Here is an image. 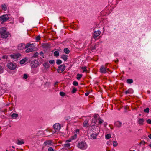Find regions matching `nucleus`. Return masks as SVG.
<instances>
[{"mask_svg": "<svg viewBox=\"0 0 151 151\" xmlns=\"http://www.w3.org/2000/svg\"><path fill=\"white\" fill-rule=\"evenodd\" d=\"M0 34L1 38L6 39L8 37L10 34L7 31L6 28L2 27L0 29Z\"/></svg>", "mask_w": 151, "mask_h": 151, "instance_id": "obj_1", "label": "nucleus"}, {"mask_svg": "<svg viewBox=\"0 0 151 151\" xmlns=\"http://www.w3.org/2000/svg\"><path fill=\"white\" fill-rule=\"evenodd\" d=\"M78 148L83 150L86 149L87 147V145L84 142H81L78 143Z\"/></svg>", "mask_w": 151, "mask_h": 151, "instance_id": "obj_2", "label": "nucleus"}, {"mask_svg": "<svg viewBox=\"0 0 151 151\" xmlns=\"http://www.w3.org/2000/svg\"><path fill=\"white\" fill-rule=\"evenodd\" d=\"M9 17L7 14L3 15L0 16V21L2 22L1 24H2L7 21Z\"/></svg>", "mask_w": 151, "mask_h": 151, "instance_id": "obj_3", "label": "nucleus"}, {"mask_svg": "<svg viewBox=\"0 0 151 151\" xmlns=\"http://www.w3.org/2000/svg\"><path fill=\"white\" fill-rule=\"evenodd\" d=\"M100 71L102 73H105L108 72H111L108 68H106V66L104 67L103 65L101 66Z\"/></svg>", "mask_w": 151, "mask_h": 151, "instance_id": "obj_4", "label": "nucleus"}, {"mask_svg": "<svg viewBox=\"0 0 151 151\" xmlns=\"http://www.w3.org/2000/svg\"><path fill=\"white\" fill-rule=\"evenodd\" d=\"M39 63L37 60H33L31 62L30 66L32 68H34L37 67L39 65Z\"/></svg>", "mask_w": 151, "mask_h": 151, "instance_id": "obj_5", "label": "nucleus"}, {"mask_svg": "<svg viewBox=\"0 0 151 151\" xmlns=\"http://www.w3.org/2000/svg\"><path fill=\"white\" fill-rule=\"evenodd\" d=\"M17 65L15 63L10 62L8 63L7 65V67L11 70H14L16 69Z\"/></svg>", "mask_w": 151, "mask_h": 151, "instance_id": "obj_6", "label": "nucleus"}, {"mask_svg": "<svg viewBox=\"0 0 151 151\" xmlns=\"http://www.w3.org/2000/svg\"><path fill=\"white\" fill-rule=\"evenodd\" d=\"M21 56V54L19 53L12 54L10 55L11 58L14 59V61L18 60V59Z\"/></svg>", "mask_w": 151, "mask_h": 151, "instance_id": "obj_7", "label": "nucleus"}, {"mask_svg": "<svg viewBox=\"0 0 151 151\" xmlns=\"http://www.w3.org/2000/svg\"><path fill=\"white\" fill-rule=\"evenodd\" d=\"M52 142L50 140H47L45 141L43 144V147H48L52 145Z\"/></svg>", "mask_w": 151, "mask_h": 151, "instance_id": "obj_8", "label": "nucleus"}, {"mask_svg": "<svg viewBox=\"0 0 151 151\" xmlns=\"http://www.w3.org/2000/svg\"><path fill=\"white\" fill-rule=\"evenodd\" d=\"M65 66L64 64H63L61 65H60L58 69V73H60V71H61L60 73L62 72L65 69Z\"/></svg>", "mask_w": 151, "mask_h": 151, "instance_id": "obj_9", "label": "nucleus"}, {"mask_svg": "<svg viewBox=\"0 0 151 151\" xmlns=\"http://www.w3.org/2000/svg\"><path fill=\"white\" fill-rule=\"evenodd\" d=\"M53 127L56 131H58L61 128L60 125L59 123L55 124L53 125Z\"/></svg>", "mask_w": 151, "mask_h": 151, "instance_id": "obj_10", "label": "nucleus"}, {"mask_svg": "<svg viewBox=\"0 0 151 151\" xmlns=\"http://www.w3.org/2000/svg\"><path fill=\"white\" fill-rule=\"evenodd\" d=\"M144 120L143 118H139L138 119L137 122L139 125H143L144 124Z\"/></svg>", "mask_w": 151, "mask_h": 151, "instance_id": "obj_11", "label": "nucleus"}, {"mask_svg": "<svg viewBox=\"0 0 151 151\" xmlns=\"http://www.w3.org/2000/svg\"><path fill=\"white\" fill-rule=\"evenodd\" d=\"M25 44L24 43H21L19 44L17 48L19 50H23Z\"/></svg>", "mask_w": 151, "mask_h": 151, "instance_id": "obj_12", "label": "nucleus"}, {"mask_svg": "<svg viewBox=\"0 0 151 151\" xmlns=\"http://www.w3.org/2000/svg\"><path fill=\"white\" fill-rule=\"evenodd\" d=\"M98 135V134L96 132L92 133L90 135L91 139H96V137Z\"/></svg>", "mask_w": 151, "mask_h": 151, "instance_id": "obj_13", "label": "nucleus"}, {"mask_svg": "<svg viewBox=\"0 0 151 151\" xmlns=\"http://www.w3.org/2000/svg\"><path fill=\"white\" fill-rule=\"evenodd\" d=\"M122 125V123L119 121H117L116 122L114 123V125L118 127H120Z\"/></svg>", "mask_w": 151, "mask_h": 151, "instance_id": "obj_14", "label": "nucleus"}, {"mask_svg": "<svg viewBox=\"0 0 151 151\" xmlns=\"http://www.w3.org/2000/svg\"><path fill=\"white\" fill-rule=\"evenodd\" d=\"M100 32L99 31H95L94 33L93 37L94 38H96L100 35Z\"/></svg>", "mask_w": 151, "mask_h": 151, "instance_id": "obj_15", "label": "nucleus"}, {"mask_svg": "<svg viewBox=\"0 0 151 151\" xmlns=\"http://www.w3.org/2000/svg\"><path fill=\"white\" fill-rule=\"evenodd\" d=\"M43 66L46 69L50 67V65L48 62L44 63L43 64Z\"/></svg>", "mask_w": 151, "mask_h": 151, "instance_id": "obj_16", "label": "nucleus"}, {"mask_svg": "<svg viewBox=\"0 0 151 151\" xmlns=\"http://www.w3.org/2000/svg\"><path fill=\"white\" fill-rule=\"evenodd\" d=\"M68 56L66 55H63L61 56V58L64 61H66L67 60Z\"/></svg>", "mask_w": 151, "mask_h": 151, "instance_id": "obj_17", "label": "nucleus"}, {"mask_svg": "<svg viewBox=\"0 0 151 151\" xmlns=\"http://www.w3.org/2000/svg\"><path fill=\"white\" fill-rule=\"evenodd\" d=\"M27 60V58H24L21 60L20 62V63L21 64L24 63Z\"/></svg>", "mask_w": 151, "mask_h": 151, "instance_id": "obj_18", "label": "nucleus"}, {"mask_svg": "<svg viewBox=\"0 0 151 151\" xmlns=\"http://www.w3.org/2000/svg\"><path fill=\"white\" fill-rule=\"evenodd\" d=\"M89 126L88 124V121L87 120H85L83 123V126L87 127Z\"/></svg>", "mask_w": 151, "mask_h": 151, "instance_id": "obj_19", "label": "nucleus"}, {"mask_svg": "<svg viewBox=\"0 0 151 151\" xmlns=\"http://www.w3.org/2000/svg\"><path fill=\"white\" fill-rule=\"evenodd\" d=\"M18 114L14 113L11 115V117L13 119H16L18 117Z\"/></svg>", "mask_w": 151, "mask_h": 151, "instance_id": "obj_20", "label": "nucleus"}, {"mask_svg": "<svg viewBox=\"0 0 151 151\" xmlns=\"http://www.w3.org/2000/svg\"><path fill=\"white\" fill-rule=\"evenodd\" d=\"M1 9H2L4 11H5L7 10V6L6 5V4H2L1 5Z\"/></svg>", "mask_w": 151, "mask_h": 151, "instance_id": "obj_21", "label": "nucleus"}, {"mask_svg": "<svg viewBox=\"0 0 151 151\" xmlns=\"http://www.w3.org/2000/svg\"><path fill=\"white\" fill-rule=\"evenodd\" d=\"M98 115H96L94 116V118H93L92 119V122L93 123H95L96 122V118L98 116Z\"/></svg>", "mask_w": 151, "mask_h": 151, "instance_id": "obj_22", "label": "nucleus"}, {"mask_svg": "<svg viewBox=\"0 0 151 151\" xmlns=\"http://www.w3.org/2000/svg\"><path fill=\"white\" fill-rule=\"evenodd\" d=\"M24 143V142L22 140H17V144L18 145H21L23 144Z\"/></svg>", "mask_w": 151, "mask_h": 151, "instance_id": "obj_23", "label": "nucleus"}, {"mask_svg": "<svg viewBox=\"0 0 151 151\" xmlns=\"http://www.w3.org/2000/svg\"><path fill=\"white\" fill-rule=\"evenodd\" d=\"M64 52L67 54H68L70 52V50L68 48H65L63 50Z\"/></svg>", "mask_w": 151, "mask_h": 151, "instance_id": "obj_24", "label": "nucleus"}, {"mask_svg": "<svg viewBox=\"0 0 151 151\" xmlns=\"http://www.w3.org/2000/svg\"><path fill=\"white\" fill-rule=\"evenodd\" d=\"M33 50V49L32 48H27L26 50V52L27 53L29 52H32Z\"/></svg>", "mask_w": 151, "mask_h": 151, "instance_id": "obj_25", "label": "nucleus"}, {"mask_svg": "<svg viewBox=\"0 0 151 151\" xmlns=\"http://www.w3.org/2000/svg\"><path fill=\"white\" fill-rule=\"evenodd\" d=\"M133 81L132 79H127V82L128 84H131L132 83Z\"/></svg>", "mask_w": 151, "mask_h": 151, "instance_id": "obj_26", "label": "nucleus"}, {"mask_svg": "<svg viewBox=\"0 0 151 151\" xmlns=\"http://www.w3.org/2000/svg\"><path fill=\"white\" fill-rule=\"evenodd\" d=\"M59 55V52L57 51H55L54 53V56L58 57Z\"/></svg>", "mask_w": 151, "mask_h": 151, "instance_id": "obj_27", "label": "nucleus"}, {"mask_svg": "<svg viewBox=\"0 0 151 151\" xmlns=\"http://www.w3.org/2000/svg\"><path fill=\"white\" fill-rule=\"evenodd\" d=\"M82 74H78L77 75V76L76 77V78L77 79L79 80L82 77Z\"/></svg>", "mask_w": 151, "mask_h": 151, "instance_id": "obj_28", "label": "nucleus"}, {"mask_svg": "<svg viewBox=\"0 0 151 151\" xmlns=\"http://www.w3.org/2000/svg\"><path fill=\"white\" fill-rule=\"evenodd\" d=\"M62 63V61L59 59L57 60L56 64L58 65H60Z\"/></svg>", "mask_w": 151, "mask_h": 151, "instance_id": "obj_29", "label": "nucleus"}, {"mask_svg": "<svg viewBox=\"0 0 151 151\" xmlns=\"http://www.w3.org/2000/svg\"><path fill=\"white\" fill-rule=\"evenodd\" d=\"M144 111L145 113H148L149 111V108H147L144 110Z\"/></svg>", "mask_w": 151, "mask_h": 151, "instance_id": "obj_30", "label": "nucleus"}, {"mask_svg": "<svg viewBox=\"0 0 151 151\" xmlns=\"http://www.w3.org/2000/svg\"><path fill=\"white\" fill-rule=\"evenodd\" d=\"M131 89H128V90L125 91V93L126 94L128 93H130L131 92Z\"/></svg>", "mask_w": 151, "mask_h": 151, "instance_id": "obj_31", "label": "nucleus"}, {"mask_svg": "<svg viewBox=\"0 0 151 151\" xmlns=\"http://www.w3.org/2000/svg\"><path fill=\"white\" fill-rule=\"evenodd\" d=\"M111 137V135L110 134H107L105 136V138L106 139H109Z\"/></svg>", "mask_w": 151, "mask_h": 151, "instance_id": "obj_32", "label": "nucleus"}, {"mask_svg": "<svg viewBox=\"0 0 151 151\" xmlns=\"http://www.w3.org/2000/svg\"><path fill=\"white\" fill-rule=\"evenodd\" d=\"M77 135L76 134H75L74 135L71 137V138L72 140L75 139L76 138Z\"/></svg>", "mask_w": 151, "mask_h": 151, "instance_id": "obj_33", "label": "nucleus"}, {"mask_svg": "<svg viewBox=\"0 0 151 151\" xmlns=\"http://www.w3.org/2000/svg\"><path fill=\"white\" fill-rule=\"evenodd\" d=\"M31 47V45L30 44L28 43L26 44V46L25 47V48L30 47Z\"/></svg>", "mask_w": 151, "mask_h": 151, "instance_id": "obj_34", "label": "nucleus"}, {"mask_svg": "<svg viewBox=\"0 0 151 151\" xmlns=\"http://www.w3.org/2000/svg\"><path fill=\"white\" fill-rule=\"evenodd\" d=\"M19 22L22 23L24 21V19L22 17H20L19 19Z\"/></svg>", "mask_w": 151, "mask_h": 151, "instance_id": "obj_35", "label": "nucleus"}, {"mask_svg": "<svg viewBox=\"0 0 151 151\" xmlns=\"http://www.w3.org/2000/svg\"><path fill=\"white\" fill-rule=\"evenodd\" d=\"M77 89L75 87H74L73 88L72 91V93H75L77 91Z\"/></svg>", "mask_w": 151, "mask_h": 151, "instance_id": "obj_36", "label": "nucleus"}, {"mask_svg": "<svg viewBox=\"0 0 151 151\" xmlns=\"http://www.w3.org/2000/svg\"><path fill=\"white\" fill-rule=\"evenodd\" d=\"M42 46L44 47H47L49 46V45L47 43H44Z\"/></svg>", "mask_w": 151, "mask_h": 151, "instance_id": "obj_37", "label": "nucleus"}, {"mask_svg": "<svg viewBox=\"0 0 151 151\" xmlns=\"http://www.w3.org/2000/svg\"><path fill=\"white\" fill-rule=\"evenodd\" d=\"M73 85L75 86H77L78 85V82L76 81H74L73 82Z\"/></svg>", "mask_w": 151, "mask_h": 151, "instance_id": "obj_38", "label": "nucleus"}, {"mask_svg": "<svg viewBox=\"0 0 151 151\" xmlns=\"http://www.w3.org/2000/svg\"><path fill=\"white\" fill-rule=\"evenodd\" d=\"M118 145V143H117V141H114L113 142V146L114 147Z\"/></svg>", "mask_w": 151, "mask_h": 151, "instance_id": "obj_39", "label": "nucleus"}, {"mask_svg": "<svg viewBox=\"0 0 151 151\" xmlns=\"http://www.w3.org/2000/svg\"><path fill=\"white\" fill-rule=\"evenodd\" d=\"M39 55V53L38 52H36L34 54L33 56L34 57H37Z\"/></svg>", "mask_w": 151, "mask_h": 151, "instance_id": "obj_40", "label": "nucleus"}, {"mask_svg": "<svg viewBox=\"0 0 151 151\" xmlns=\"http://www.w3.org/2000/svg\"><path fill=\"white\" fill-rule=\"evenodd\" d=\"M64 147H70V144L69 143L65 144L64 145Z\"/></svg>", "mask_w": 151, "mask_h": 151, "instance_id": "obj_41", "label": "nucleus"}, {"mask_svg": "<svg viewBox=\"0 0 151 151\" xmlns=\"http://www.w3.org/2000/svg\"><path fill=\"white\" fill-rule=\"evenodd\" d=\"M60 94L61 96H64L65 95V93L63 92H60Z\"/></svg>", "mask_w": 151, "mask_h": 151, "instance_id": "obj_42", "label": "nucleus"}, {"mask_svg": "<svg viewBox=\"0 0 151 151\" xmlns=\"http://www.w3.org/2000/svg\"><path fill=\"white\" fill-rule=\"evenodd\" d=\"M3 71V68L2 67L0 66V73H2Z\"/></svg>", "mask_w": 151, "mask_h": 151, "instance_id": "obj_43", "label": "nucleus"}, {"mask_svg": "<svg viewBox=\"0 0 151 151\" xmlns=\"http://www.w3.org/2000/svg\"><path fill=\"white\" fill-rule=\"evenodd\" d=\"M55 61L53 60H50L49 61V63L51 64H53L55 63Z\"/></svg>", "mask_w": 151, "mask_h": 151, "instance_id": "obj_44", "label": "nucleus"}, {"mask_svg": "<svg viewBox=\"0 0 151 151\" xmlns=\"http://www.w3.org/2000/svg\"><path fill=\"white\" fill-rule=\"evenodd\" d=\"M27 77H28V76L26 74H24L23 75V78L26 79L27 78Z\"/></svg>", "mask_w": 151, "mask_h": 151, "instance_id": "obj_45", "label": "nucleus"}, {"mask_svg": "<svg viewBox=\"0 0 151 151\" xmlns=\"http://www.w3.org/2000/svg\"><path fill=\"white\" fill-rule=\"evenodd\" d=\"M48 151H55L52 147H49L48 149Z\"/></svg>", "mask_w": 151, "mask_h": 151, "instance_id": "obj_46", "label": "nucleus"}, {"mask_svg": "<svg viewBox=\"0 0 151 151\" xmlns=\"http://www.w3.org/2000/svg\"><path fill=\"white\" fill-rule=\"evenodd\" d=\"M40 36H38L36 37V40H37V41H38V40H40Z\"/></svg>", "mask_w": 151, "mask_h": 151, "instance_id": "obj_47", "label": "nucleus"}, {"mask_svg": "<svg viewBox=\"0 0 151 151\" xmlns=\"http://www.w3.org/2000/svg\"><path fill=\"white\" fill-rule=\"evenodd\" d=\"M40 55L42 56L43 58H44V54H43V52H42L41 51V52H40Z\"/></svg>", "mask_w": 151, "mask_h": 151, "instance_id": "obj_48", "label": "nucleus"}, {"mask_svg": "<svg viewBox=\"0 0 151 151\" xmlns=\"http://www.w3.org/2000/svg\"><path fill=\"white\" fill-rule=\"evenodd\" d=\"M147 123L149 124H151V120L150 119H148L147 121Z\"/></svg>", "mask_w": 151, "mask_h": 151, "instance_id": "obj_49", "label": "nucleus"}, {"mask_svg": "<svg viewBox=\"0 0 151 151\" xmlns=\"http://www.w3.org/2000/svg\"><path fill=\"white\" fill-rule=\"evenodd\" d=\"M102 123H103V121L101 119H100V120H99L98 122V124H101Z\"/></svg>", "mask_w": 151, "mask_h": 151, "instance_id": "obj_50", "label": "nucleus"}, {"mask_svg": "<svg viewBox=\"0 0 151 151\" xmlns=\"http://www.w3.org/2000/svg\"><path fill=\"white\" fill-rule=\"evenodd\" d=\"M70 119L69 116H67L65 117V119L66 120H68Z\"/></svg>", "mask_w": 151, "mask_h": 151, "instance_id": "obj_51", "label": "nucleus"}, {"mask_svg": "<svg viewBox=\"0 0 151 151\" xmlns=\"http://www.w3.org/2000/svg\"><path fill=\"white\" fill-rule=\"evenodd\" d=\"M72 140L71 138L69 139L68 140H67L66 141V142H69L71 141V140Z\"/></svg>", "mask_w": 151, "mask_h": 151, "instance_id": "obj_52", "label": "nucleus"}, {"mask_svg": "<svg viewBox=\"0 0 151 151\" xmlns=\"http://www.w3.org/2000/svg\"><path fill=\"white\" fill-rule=\"evenodd\" d=\"M2 58L4 59H7V56L6 55H3L2 57Z\"/></svg>", "mask_w": 151, "mask_h": 151, "instance_id": "obj_53", "label": "nucleus"}, {"mask_svg": "<svg viewBox=\"0 0 151 151\" xmlns=\"http://www.w3.org/2000/svg\"><path fill=\"white\" fill-rule=\"evenodd\" d=\"M145 143V142L144 141H142L140 143V144H142L143 145H144Z\"/></svg>", "mask_w": 151, "mask_h": 151, "instance_id": "obj_54", "label": "nucleus"}, {"mask_svg": "<svg viewBox=\"0 0 151 151\" xmlns=\"http://www.w3.org/2000/svg\"><path fill=\"white\" fill-rule=\"evenodd\" d=\"M89 94V93H88V92H87V93H85V95L86 96H88V95Z\"/></svg>", "mask_w": 151, "mask_h": 151, "instance_id": "obj_55", "label": "nucleus"}, {"mask_svg": "<svg viewBox=\"0 0 151 151\" xmlns=\"http://www.w3.org/2000/svg\"><path fill=\"white\" fill-rule=\"evenodd\" d=\"M96 45H95L94 47H92V50H93L95 49L96 48Z\"/></svg>", "mask_w": 151, "mask_h": 151, "instance_id": "obj_56", "label": "nucleus"}, {"mask_svg": "<svg viewBox=\"0 0 151 151\" xmlns=\"http://www.w3.org/2000/svg\"><path fill=\"white\" fill-rule=\"evenodd\" d=\"M79 132V130L78 129H77L76 130V133H78Z\"/></svg>", "mask_w": 151, "mask_h": 151, "instance_id": "obj_57", "label": "nucleus"}, {"mask_svg": "<svg viewBox=\"0 0 151 151\" xmlns=\"http://www.w3.org/2000/svg\"><path fill=\"white\" fill-rule=\"evenodd\" d=\"M86 67H81V69H86Z\"/></svg>", "mask_w": 151, "mask_h": 151, "instance_id": "obj_58", "label": "nucleus"}, {"mask_svg": "<svg viewBox=\"0 0 151 151\" xmlns=\"http://www.w3.org/2000/svg\"><path fill=\"white\" fill-rule=\"evenodd\" d=\"M58 82H57H57H56L55 83V84H54V85L55 86V85H58Z\"/></svg>", "mask_w": 151, "mask_h": 151, "instance_id": "obj_59", "label": "nucleus"}, {"mask_svg": "<svg viewBox=\"0 0 151 151\" xmlns=\"http://www.w3.org/2000/svg\"><path fill=\"white\" fill-rule=\"evenodd\" d=\"M148 137L149 138L151 139V134L148 135Z\"/></svg>", "mask_w": 151, "mask_h": 151, "instance_id": "obj_60", "label": "nucleus"}, {"mask_svg": "<svg viewBox=\"0 0 151 151\" xmlns=\"http://www.w3.org/2000/svg\"><path fill=\"white\" fill-rule=\"evenodd\" d=\"M107 124L106 123H105L104 124V127H106L107 125Z\"/></svg>", "mask_w": 151, "mask_h": 151, "instance_id": "obj_61", "label": "nucleus"}, {"mask_svg": "<svg viewBox=\"0 0 151 151\" xmlns=\"http://www.w3.org/2000/svg\"><path fill=\"white\" fill-rule=\"evenodd\" d=\"M87 71V70L86 69H83V72H86Z\"/></svg>", "mask_w": 151, "mask_h": 151, "instance_id": "obj_62", "label": "nucleus"}, {"mask_svg": "<svg viewBox=\"0 0 151 151\" xmlns=\"http://www.w3.org/2000/svg\"><path fill=\"white\" fill-rule=\"evenodd\" d=\"M108 64V63H106L105 64V66H104V67H105V66H106V67H107V65Z\"/></svg>", "mask_w": 151, "mask_h": 151, "instance_id": "obj_63", "label": "nucleus"}, {"mask_svg": "<svg viewBox=\"0 0 151 151\" xmlns=\"http://www.w3.org/2000/svg\"><path fill=\"white\" fill-rule=\"evenodd\" d=\"M147 92L149 94L150 93V91H147Z\"/></svg>", "mask_w": 151, "mask_h": 151, "instance_id": "obj_64", "label": "nucleus"}]
</instances>
